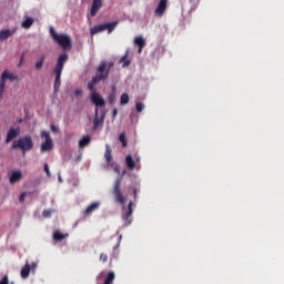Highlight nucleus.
<instances>
[{"label":"nucleus","mask_w":284,"mask_h":284,"mask_svg":"<svg viewBox=\"0 0 284 284\" xmlns=\"http://www.w3.org/2000/svg\"><path fill=\"white\" fill-rule=\"evenodd\" d=\"M114 171L119 174L121 172L118 166H115Z\"/></svg>","instance_id":"c03bdc74"},{"label":"nucleus","mask_w":284,"mask_h":284,"mask_svg":"<svg viewBox=\"0 0 284 284\" xmlns=\"http://www.w3.org/2000/svg\"><path fill=\"white\" fill-rule=\"evenodd\" d=\"M116 26H119V22H110V23H104V30H108V32H112L114 30V28H116Z\"/></svg>","instance_id":"bb28decb"},{"label":"nucleus","mask_w":284,"mask_h":284,"mask_svg":"<svg viewBox=\"0 0 284 284\" xmlns=\"http://www.w3.org/2000/svg\"><path fill=\"white\" fill-rule=\"evenodd\" d=\"M20 63H23V55H22L21 59H20Z\"/></svg>","instance_id":"a18cd8bd"},{"label":"nucleus","mask_w":284,"mask_h":284,"mask_svg":"<svg viewBox=\"0 0 284 284\" xmlns=\"http://www.w3.org/2000/svg\"><path fill=\"white\" fill-rule=\"evenodd\" d=\"M112 68H114V62H108L105 60L101 61L95 69V75L88 83V90L92 92V90H94V85H98L101 81H108L110 70H112Z\"/></svg>","instance_id":"f257e3e1"},{"label":"nucleus","mask_w":284,"mask_h":284,"mask_svg":"<svg viewBox=\"0 0 284 284\" xmlns=\"http://www.w3.org/2000/svg\"><path fill=\"white\" fill-rule=\"evenodd\" d=\"M45 61V54L40 57V60L36 62V70H41L43 68V63Z\"/></svg>","instance_id":"c756f323"},{"label":"nucleus","mask_w":284,"mask_h":284,"mask_svg":"<svg viewBox=\"0 0 284 284\" xmlns=\"http://www.w3.org/2000/svg\"><path fill=\"white\" fill-rule=\"evenodd\" d=\"M91 101L92 103H94V105H97V108H103L105 105V100L94 89L92 90V93H91Z\"/></svg>","instance_id":"1a4fd4ad"},{"label":"nucleus","mask_w":284,"mask_h":284,"mask_svg":"<svg viewBox=\"0 0 284 284\" xmlns=\"http://www.w3.org/2000/svg\"><path fill=\"white\" fill-rule=\"evenodd\" d=\"M1 284H14V282H10L8 275H4L1 280Z\"/></svg>","instance_id":"473e14b6"},{"label":"nucleus","mask_w":284,"mask_h":284,"mask_svg":"<svg viewBox=\"0 0 284 284\" xmlns=\"http://www.w3.org/2000/svg\"><path fill=\"white\" fill-rule=\"evenodd\" d=\"M121 239H123V236H122V235H120V241H121Z\"/></svg>","instance_id":"49530a36"},{"label":"nucleus","mask_w":284,"mask_h":284,"mask_svg":"<svg viewBox=\"0 0 284 284\" xmlns=\"http://www.w3.org/2000/svg\"><path fill=\"white\" fill-rule=\"evenodd\" d=\"M19 201H20L21 203H24V202H26V193H21V194H20Z\"/></svg>","instance_id":"e433bc0d"},{"label":"nucleus","mask_w":284,"mask_h":284,"mask_svg":"<svg viewBox=\"0 0 284 284\" xmlns=\"http://www.w3.org/2000/svg\"><path fill=\"white\" fill-rule=\"evenodd\" d=\"M100 261H101L102 263H108V254L102 253V254L100 255Z\"/></svg>","instance_id":"72a5a7b5"},{"label":"nucleus","mask_w":284,"mask_h":284,"mask_svg":"<svg viewBox=\"0 0 284 284\" xmlns=\"http://www.w3.org/2000/svg\"><path fill=\"white\" fill-rule=\"evenodd\" d=\"M34 23V19L32 18H27L23 22H22V28H24L26 30H28L29 28H32V24Z\"/></svg>","instance_id":"a878e982"},{"label":"nucleus","mask_w":284,"mask_h":284,"mask_svg":"<svg viewBox=\"0 0 284 284\" xmlns=\"http://www.w3.org/2000/svg\"><path fill=\"white\" fill-rule=\"evenodd\" d=\"M165 10H168V0H160L154 13L158 14V17H163Z\"/></svg>","instance_id":"9b49d317"},{"label":"nucleus","mask_w":284,"mask_h":284,"mask_svg":"<svg viewBox=\"0 0 284 284\" xmlns=\"http://www.w3.org/2000/svg\"><path fill=\"white\" fill-rule=\"evenodd\" d=\"M54 212H57V210H54V209L43 210L42 216H43V219H50L52 216V214H54Z\"/></svg>","instance_id":"cd10ccee"},{"label":"nucleus","mask_w":284,"mask_h":284,"mask_svg":"<svg viewBox=\"0 0 284 284\" xmlns=\"http://www.w3.org/2000/svg\"><path fill=\"white\" fill-rule=\"evenodd\" d=\"M101 8H103V0H93L90 10V16L97 17V13L99 12V10H101Z\"/></svg>","instance_id":"f8f14e48"},{"label":"nucleus","mask_w":284,"mask_h":284,"mask_svg":"<svg viewBox=\"0 0 284 284\" xmlns=\"http://www.w3.org/2000/svg\"><path fill=\"white\" fill-rule=\"evenodd\" d=\"M51 132H59V126L54 125V124H51Z\"/></svg>","instance_id":"58836bf2"},{"label":"nucleus","mask_w":284,"mask_h":284,"mask_svg":"<svg viewBox=\"0 0 284 284\" xmlns=\"http://www.w3.org/2000/svg\"><path fill=\"white\" fill-rule=\"evenodd\" d=\"M6 81H19V75L10 71H3L1 74V90L6 88Z\"/></svg>","instance_id":"6e6552de"},{"label":"nucleus","mask_w":284,"mask_h":284,"mask_svg":"<svg viewBox=\"0 0 284 284\" xmlns=\"http://www.w3.org/2000/svg\"><path fill=\"white\" fill-rule=\"evenodd\" d=\"M134 203L132 201L129 202L128 207H122V220L124 221V225H130L132 223V206Z\"/></svg>","instance_id":"0eeeda50"},{"label":"nucleus","mask_w":284,"mask_h":284,"mask_svg":"<svg viewBox=\"0 0 284 284\" xmlns=\"http://www.w3.org/2000/svg\"><path fill=\"white\" fill-rule=\"evenodd\" d=\"M19 134H21L20 129L11 128L7 133L6 143H10V141L17 139V136H19Z\"/></svg>","instance_id":"ddd939ff"},{"label":"nucleus","mask_w":284,"mask_h":284,"mask_svg":"<svg viewBox=\"0 0 284 284\" xmlns=\"http://www.w3.org/2000/svg\"><path fill=\"white\" fill-rule=\"evenodd\" d=\"M44 172H45L47 176H51L50 166L48 165V163H44Z\"/></svg>","instance_id":"c9c22d12"},{"label":"nucleus","mask_w":284,"mask_h":284,"mask_svg":"<svg viewBox=\"0 0 284 284\" xmlns=\"http://www.w3.org/2000/svg\"><path fill=\"white\" fill-rule=\"evenodd\" d=\"M119 245H121V241H119V243L115 246H113V250H119Z\"/></svg>","instance_id":"37998d69"},{"label":"nucleus","mask_w":284,"mask_h":284,"mask_svg":"<svg viewBox=\"0 0 284 284\" xmlns=\"http://www.w3.org/2000/svg\"><path fill=\"white\" fill-rule=\"evenodd\" d=\"M92 141V138L90 135H84L79 141V148H85L87 145H90V142Z\"/></svg>","instance_id":"aec40b11"},{"label":"nucleus","mask_w":284,"mask_h":284,"mask_svg":"<svg viewBox=\"0 0 284 284\" xmlns=\"http://www.w3.org/2000/svg\"><path fill=\"white\" fill-rule=\"evenodd\" d=\"M104 158L106 163H110L112 161V150L110 149V145H105V152H104Z\"/></svg>","instance_id":"5701e85b"},{"label":"nucleus","mask_w":284,"mask_h":284,"mask_svg":"<svg viewBox=\"0 0 284 284\" xmlns=\"http://www.w3.org/2000/svg\"><path fill=\"white\" fill-rule=\"evenodd\" d=\"M23 179V173L21 171H13L9 178V181L11 185H14V183H19Z\"/></svg>","instance_id":"4468645a"},{"label":"nucleus","mask_w":284,"mask_h":284,"mask_svg":"<svg viewBox=\"0 0 284 284\" xmlns=\"http://www.w3.org/2000/svg\"><path fill=\"white\" fill-rule=\"evenodd\" d=\"M193 8H196L199 6V0H189Z\"/></svg>","instance_id":"4c0bfd02"},{"label":"nucleus","mask_w":284,"mask_h":284,"mask_svg":"<svg viewBox=\"0 0 284 284\" xmlns=\"http://www.w3.org/2000/svg\"><path fill=\"white\" fill-rule=\"evenodd\" d=\"M17 32V29H6L1 31V41H6V39H10Z\"/></svg>","instance_id":"f3484780"},{"label":"nucleus","mask_w":284,"mask_h":284,"mask_svg":"<svg viewBox=\"0 0 284 284\" xmlns=\"http://www.w3.org/2000/svg\"><path fill=\"white\" fill-rule=\"evenodd\" d=\"M103 121H105V113H102L99 118V108H95V118L93 120V131L99 130V128H103Z\"/></svg>","instance_id":"9d476101"},{"label":"nucleus","mask_w":284,"mask_h":284,"mask_svg":"<svg viewBox=\"0 0 284 284\" xmlns=\"http://www.w3.org/2000/svg\"><path fill=\"white\" fill-rule=\"evenodd\" d=\"M116 114H119V110L114 108L112 113L113 119H116Z\"/></svg>","instance_id":"a19ab883"},{"label":"nucleus","mask_w":284,"mask_h":284,"mask_svg":"<svg viewBox=\"0 0 284 284\" xmlns=\"http://www.w3.org/2000/svg\"><path fill=\"white\" fill-rule=\"evenodd\" d=\"M69 55L68 53H62L59 55L57 64L53 69V74H55V80H54V92H59V89L61 88V74L63 72V67L65 63H68Z\"/></svg>","instance_id":"f03ea898"},{"label":"nucleus","mask_w":284,"mask_h":284,"mask_svg":"<svg viewBox=\"0 0 284 284\" xmlns=\"http://www.w3.org/2000/svg\"><path fill=\"white\" fill-rule=\"evenodd\" d=\"M130 52H125V54L120 59V63H122V68H128L130 65V59H128Z\"/></svg>","instance_id":"b1692460"},{"label":"nucleus","mask_w":284,"mask_h":284,"mask_svg":"<svg viewBox=\"0 0 284 284\" xmlns=\"http://www.w3.org/2000/svg\"><path fill=\"white\" fill-rule=\"evenodd\" d=\"M116 101V87H112V93L109 94V103L112 105Z\"/></svg>","instance_id":"393cba45"},{"label":"nucleus","mask_w":284,"mask_h":284,"mask_svg":"<svg viewBox=\"0 0 284 284\" xmlns=\"http://www.w3.org/2000/svg\"><path fill=\"white\" fill-rule=\"evenodd\" d=\"M41 139H44V142L41 144V152H50L52 148H54V142H52V138L50 136V132L41 131L40 133Z\"/></svg>","instance_id":"423d86ee"},{"label":"nucleus","mask_w":284,"mask_h":284,"mask_svg":"<svg viewBox=\"0 0 284 284\" xmlns=\"http://www.w3.org/2000/svg\"><path fill=\"white\" fill-rule=\"evenodd\" d=\"M32 148H34V142H32V136L30 135L19 138L12 143V150H21L23 154H26V152H30Z\"/></svg>","instance_id":"20e7f679"},{"label":"nucleus","mask_w":284,"mask_h":284,"mask_svg":"<svg viewBox=\"0 0 284 284\" xmlns=\"http://www.w3.org/2000/svg\"><path fill=\"white\" fill-rule=\"evenodd\" d=\"M128 103H130V95H128V93H123L120 98V104L128 105Z\"/></svg>","instance_id":"c85d7f7f"},{"label":"nucleus","mask_w":284,"mask_h":284,"mask_svg":"<svg viewBox=\"0 0 284 284\" xmlns=\"http://www.w3.org/2000/svg\"><path fill=\"white\" fill-rule=\"evenodd\" d=\"M121 183H123V178H116L113 183L112 194L115 203H119V205H125V203H128V199L123 195V191H121Z\"/></svg>","instance_id":"39448f33"},{"label":"nucleus","mask_w":284,"mask_h":284,"mask_svg":"<svg viewBox=\"0 0 284 284\" xmlns=\"http://www.w3.org/2000/svg\"><path fill=\"white\" fill-rule=\"evenodd\" d=\"M0 284H1V282H0Z\"/></svg>","instance_id":"de8ad7c7"},{"label":"nucleus","mask_w":284,"mask_h":284,"mask_svg":"<svg viewBox=\"0 0 284 284\" xmlns=\"http://www.w3.org/2000/svg\"><path fill=\"white\" fill-rule=\"evenodd\" d=\"M83 94V91L81 89L75 90V97H81Z\"/></svg>","instance_id":"ea45409f"},{"label":"nucleus","mask_w":284,"mask_h":284,"mask_svg":"<svg viewBox=\"0 0 284 284\" xmlns=\"http://www.w3.org/2000/svg\"><path fill=\"white\" fill-rule=\"evenodd\" d=\"M131 190L133 191V199H134V201H136V196L139 194V189L133 186V187H131Z\"/></svg>","instance_id":"f704fd0d"},{"label":"nucleus","mask_w":284,"mask_h":284,"mask_svg":"<svg viewBox=\"0 0 284 284\" xmlns=\"http://www.w3.org/2000/svg\"><path fill=\"white\" fill-rule=\"evenodd\" d=\"M105 24H97L90 30V34L94 37V34H99V32H104Z\"/></svg>","instance_id":"a211bd4d"},{"label":"nucleus","mask_w":284,"mask_h":284,"mask_svg":"<svg viewBox=\"0 0 284 284\" xmlns=\"http://www.w3.org/2000/svg\"><path fill=\"white\" fill-rule=\"evenodd\" d=\"M20 274L22 278H28V276H30V264H28V262L26 263L24 267L21 268Z\"/></svg>","instance_id":"4be33fe9"},{"label":"nucleus","mask_w":284,"mask_h":284,"mask_svg":"<svg viewBox=\"0 0 284 284\" xmlns=\"http://www.w3.org/2000/svg\"><path fill=\"white\" fill-rule=\"evenodd\" d=\"M34 270H37V263L30 265V272H34Z\"/></svg>","instance_id":"79ce46f5"},{"label":"nucleus","mask_w":284,"mask_h":284,"mask_svg":"<svg viewBox=\"0 0 284 284\" xmlns=\"http://www.w3.org/2000/svg\"><path fill=\"white\" fill-rule=\"evenodd\" d=\"M119 141L122 143V148H128V139L125 138V132L119 135Z\"/></svg>","instance_id":"7c9ffc66"},{"label":"nucleus","mask_w":284,"mask_h":284,"mask_svg":"<svg viewBox=\"0 0 284 284\" xmlns=\"http://www.w3.org/2000/svg\"><path fill=\"white\" fill-rule=\"evenodd\" d=\"M135 108H136V112H143V109L145 108V105L142 102H136Z\"/></svg>","instance_id":"2f4dec72"},{"label":"nucleus","mask_w":284,"mask_h":284,"mask_svg":"<svg viewBox=\"0 0 284 284\" xmlns=\"http://www.w3.org/2000/svg\"><path fill=\"white\" fill-rule=\"evenodd\" d=\"M65 236H68V234H63V233H60L59 231H55L53 233V241H55V243H61V241H63Z\"/></svg>","instance_id":"412c9836"},{"label":"nucleus","mask_w":284,"mask_h":284,"mask_svg":"<svg viewBox=\"0 0 284 284\" xmlns=\"http://www.w3.org/2000/svg\"><path fill=\"white\" fill-rule=\"evenodd\" d=\"M134 44L139 47V54H141V52H143V48H145V39H143L142 36H139L134 39Z\"/></svg>","instance_id":"dca6fc26"},{"label":"nucleus","mask_w":284,"mask_h":284,"mask_svg":"<svg viewBox=\"0 0 284 284\" xmlns=\"http://www.w3.org/2000/svg\"><path fill=\"white\" fill-rule=\"evenodd\" d=\"M50 34L53 41H55V43H58V45H60L63 50H72V39L70 36L65 33L59 34L52 27L50 28Z\"/></svg>","instance_id":"7ed1b4c3"},{"label":"nucleus","mask_w":284,"mask_h":284,"mask_svg":"<svg viewBox=\"0 0 284 284\" xmlns=\"http://www.w3.org/2000/svg\"><path fill=\"white\" fill-rule=\"evenodd\" d=\"M125 165L129 170H134V168H136V162H134V159H132V155L125 156Z\"/></svg>","instance_id":"6ab92c4d"},{"label":"nucleus","mask_w":284,"mask_h":284,"mask_svg":"<svg viewBox=\"0 0 284 284\" xmlns=\"http://www.w3.org/2000/svg\"><path fill=\"white\" fill-rule=\"evenodd\" d=\"M101 206L100 202H93L91 203L84 211V214L87 216H90V214H92V212H97V210H99V207Z\"/></svg>","instance_id":"2eb2a0df"}]
</instances>
